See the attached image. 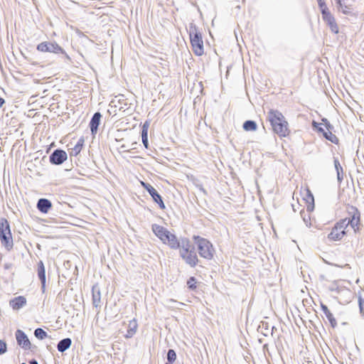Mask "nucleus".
Segmentation results:
<instances>
[{"mask_svg": "<svg viewBox=\"0 0 364 364\" xmlns=\"http://www.w3.org/2000/svg\"><path fill=\"white\" fill-rule=\"evenodd\" d=\"M6 343L0 340V355L4 353L6 351Z\"/></svg>", "mask_w": 364, "mask_h": 364, "instance_id": "7c9ffc66", "label": "nucleus"}, {"mask_svg": "<svg viewBox=\"0 0 364 364\" xmlns=\"http://www.w3.org/2000/svg\"><path fill=\"white\" fill-rule=\"evenodd\" d=\"M151 228L155 235L164 245L168 246L173 250H176L179 247L181 241H179L176 235L170 232L166 228L159 225L154 224L152 225Z\"/></svg>", "mask_w": 364, "mask_h": 364, "instance_id": "20e7f679", "label": "nucleus"}, {"mask_svg": "<svg viewBox=\"0 0 364 364\" xmlns=\"http://www.w3.org/2000/svg\"><path fill=\"white\" fill-rule=\"evenodd\" d=\"M257 128V124L254 121L248 120L243 124V129L247 131H255Z\"/></svg>", "mask_w": 364, "mask_h": 364, "instance_id": "5701e85b", "label": "nucleus"}, {"mask_svg": "<svg viewBox=\"0 0 364 364\" xmlns=\"http://www.w3.org/2000/svg\"><path fill=\"white\" fill-rule=\"evenodd\" d=\"M347 212L348 216L338 221L328 235V239L330 241L341 240L346 235L349 225L355 232L360 230V213L358 208L354 206H349L347 208Z\"/></svg>", "mask_w": 364, "mask_h": 364, "instance_id": "f257e3e1", "label": "nucleus"}, {"mask_svg": "<svg viewBox=\"0 0 364 364\" xmlns=\"http://www.w3.org/2000/svg\"><path fill=\"white\" fill-rule=\"evenodd\" d=\"M267 120L274 133L279 137H287L290 135L289 122L283 114L277 109H270L267 112Z\"/></svg>", "mask_w": 364, "mask_h": 364, "instance_id": "f03ea898", "label": "nucleus"}, {"mask_svg": "<svg viewBox=\"0 0 364 364\" xmlns=\"http://www.w3.org/2000/svg\"><path fill=\"white\" fill-rule=\"evenodd\" d=\"M336 4L338 5L339 7H342V1L341 0H336Z\"/></svg>", "mask_w": 364, "mask_h": 364, "instance_id": "f704fd0d", "label": "nucleus"}, {"mask_svg": "<svg viewBox=\"0 0 364 364\" xmlns=\"http://www.w3.org/2000/svg\"><path fill=\"white\" fill-rule=\"evenodd\" d=\"M26 304V299L23 296H18L9 301L11 307L14 310H18L25 306Z\"/></svg>", "mask_w": 364, "mask_h": 364, "instance_id": "2eb2a0df", "label": "nucleus"}, {"mask_svg": "<svg viewBox=\"0 0 364 364\" xmlns=\"http://www.w3.org/2000/svg\"><path fill=\"white\" fill-rule=\"evenodd\" d=\"M178 249L179 255L181 259L191 267H195L199 262V259L195 250L194 246L188 238H182Z\"/></svg>", "mask_w": 364, "mask_h": 364, "instance_id": "7ed1b4c3", "label": "nucleus"}, {"mask_svg": "<svg viewBox=\"0 0 364 364\" xmlns=\"http://www.w3.org/2000/svg\"><path fill=\"white\" fill-rule=\"evenodd\" d=\"M193 240L197 247V250L200 257L207 260L213 259L215 250L213 243L209 240L199 235H193Z\"/></svg>", "mask_w": 364, "mask_h": 364, "instance_id": "39448f33", "label": "nucleus"}, {"mask_svg": "<svg viewBox=\"0 0 364 364\" xmlns=\"http://www.w3.org/2000/svg\"><path fill=\"white\" fill-rule=\"evenodd\" d=\"M21 364H26V363H21Z\"/></svg>", "mask_w": 364, "mask_h": 364, "instance_id": "ea45409f", "label": "nucleus"}, {"mask_svg": "<svg viewBox=\"0 0 364 364\" xmlns=\"http://www.w3.org/2000/svg\"><path fill=\"white\" fill-rule=\"evenodd\" d=\"M187 286L190 290H196L198 287V282L194 277H191L187 281Z\"/></svg>", "mask_w": 364, "mask_h": 364, "instance_id": "a878e982", "label": "nucleus"}, {"mask_svg": "<svg viewBox=\"0 0 364 364\" xmlns=\"http://www.w3.org/2000/svg\"><path fill=\"white\" fill-rule=\"evenodd\" d=\"M85 140L82 137L78 139L73 147L69 148V154L70 156H77L82 151L84 146Z\"/></svg>", "mask_w": 364, "mask_h": 364, "instance_id": "dca6fc26", "label": "nucleus"}, {"mask_svg": "<svg viewBox=\"0 0 364 364\" xmlns=\"http://www.w3.org/2000/svg\"><path fill=\"white\" fill-rule=\"evenodd\" d=\"M52 204L50 200L41 198L38 201L37 208L43 213H47L50 209Z\"/></svg>", "mask_w": 364, "mask_h": 364, "instance_id": "f3484780", "label": "nucleus"}, {"mask_svg": "<svg viewBox=\"0 0 364 364\" xmlns=\"http://www.w3.org/2000/svg\"><path fill=\"white\" fill-rule=\"evenodd\" d=\"M318 6L321 9L322 17L325 16H328L331 14V12L328 11V7L325 3V1L318 4Z\"/></svg>", "mask_w": 364, "mask_h": 364, "instance_id": "cd10ccee", "label": "nucleus"}, {"mask_svg": "<svg viewBox=\"0 0 364 364\" xmlns=\"http://www.w3.org/2000/svg\"><path fill=\"white\" fill-rule=\"evenodd\" d=\"M140 184L149 192L154 202L159 205V208L161 210H164L166 208V205L161 198V196L158 193L157 191L152 186L142 181H140Z\"/></svg>", "mask_w": 364, "mask_h": 364, "instance_id": "9d476101", "label": "nucleus"}, {"mask_svg": "<svg viewBox=\"0 0 364 364\" xmlns=\"http://www.w3.org/2000/svg\"><path fill=\"white\" fill-rule=\"evenodd\" d=\"M335 165H336V168H338V166H340V164L338 161H335Z\"/></svg>", "mask_w": 364, "mask_h": 364, "instance_id": "c9c22d12", "label": "nucleus"}, {"mask_svg": "<svg viewBox=\"0 0 364 364\" xmlns=\"http://www.w3.org/2000/svg\"><path fill=\"white\" fill-rule=\"evenodd\" d=\"M302 199L305 203V208L308 213H311L314 210V198L308 187L303 188L301 191Z\"/></svg>", "mask_w": 364, "mask_h": 364, "instance_id": "9b49d317", "label": "nucleus"}, {"mask_svg": "<svg viewBox=\"0 0 364 364\" xmlns=\"http://www.w3.org/2000/svg\"><path fill=\"white\" fill-rule=\"evenodd\" d=\"M16 338L18 344L25 350H29L31 347V343L26 335V333L21 330H17L16 331Z\"/></svg>", "mask_w": 364, "mask_h": 364, "instance_id": "f8f14e48", "label": "nucleus"}, {"mask_svg": "<svg viewBox=\"0 0 364 364\" xmlns=\"http://www.w3.org/2000/svg\"><path fill=\"white\" fill-rule=\"evenodd\" d=\"M34 335L36 338L41 340H43L47 337V333L41 328H38L35 330Z\"/></svg>", "mask_w": 364, "mask_h": 364, "instance_id": "bb28decb", "label": "nucleus"}, {"mask_svg": "<svg viewBox=\"0 0 364 364\" xmlns=\"http://www.w3.org/2000/svg\"><path fill=\"white\" fill-rule=\"evenodd\" d=\"M38 276L41 282L42 287L45 288L46 286V269L42 261L38 264Z\"/></svg>", "mask_w": 364, "mask_h": 364, "instance_id": "aec40b11", "label": "nucleus"}, {"mask_svg": "<svg viewBox=\"0 0 364 364\" xmlns=\"http://www.w3.org/2000/svg\"><path fill=\"white\" fill-rule=\"evenodd\" d=\"M101 118V114L100 112H96L94 114L92 118L91 119L90 126L92 133H96L97 130V127L100 124Z\"/></svg>", "mask_w": 364, "mask_h": 364, "instance_id": "6ab92c4d", "label": "nucleus"}, {"mask_svg": "<svg viewBox=\"0 0 364 364\" xmlns=\"http://www.w3.org/2000/svg\"><path fill=\"white\" fill-rule=\"evenodd\" d=\"M323 18V20L328 24L329 26L331 31L334 33H338L339 28L338 26L336 21L335 18L333 16L330 14L328 16H325Z\"/></svg>", "mask_w": 364, "mask_h": 364, "instance_id": "4468645a", "label": "nucleus"}, {"mask_svg": "<svg viewBox=\"0 0 364 364\" xmlns=\"http://www.w3.org/2000/svg\"><path fill=\"white\" fill-rule=\"evenodd\" d=\"M166 364H172V363L169 362V363H167Z\"/></svg>", "mask_w": 364, "mask_h": 364, "instance_id": "58836bf2", "label": "nucleus"}, {"mask_svg": "<svg viewBox=\"0 0 364 364\" xmlns=\"http://www.w3.org/2000/svg\"><path fill=\"white\" fill-rule=\"evenodd\" d=\"M318 4L325 1V0H317Z\"/></svg>", "mask_w": 364, "mask_h": 364, "instance_id": "4c0bfd02", "label": "nucleus"}, {"mask_svg": "<svg viewBox=\"0 0 364 364\" xmlns=\"http://www.w3.org/2000/svg\"><path fill=\"white\" fill-rule=\"evenodd\" d=\"M67 154L63 150L57 149L50 156V161L54 164H61L67 160Z\"/></svg>", "mask_w": 364, "mask_h": 364, "instance_id": "ddd939ff", "label": "nucleus"}, {"mask_svg": "<svg viewBox=\"0 0 364 364\" xmlns=\"http://www.w3.org/2000/svg\"><path fill=\"white\" fill-rule=\"evenodd\" d=\"M148 128H149V124L147 123H145L143 125L142 131H141L142 142H143L144 146L146 149L148 148V146H149L148 136H147V135H148Z\"/></svg>", "mask_w": 364, "mask_h": 364, "instance_id": "4be33fe9", "label": "nucleus"}, {"mask_svg": "<svg viewBox=\"0 0 364 364\" xmlns=\"http://www.w3.org/2000/svg\"><path fill=\"white\" fill-rule=\"evenodd\" d=\"M4 103H5L4 99L2 97H0V107H1Z\"/></svg>", "mask_w": 364, "mask_h": 364, "instance_id": "72a5a7b5", "label": "nucleus"}, {"mask_svg": "<svg viewBox=\"0 0 364 364\" xmlns=\"http://www.w3.org/2000/svg\"><path fill=\"white\" fill-rule=\"evenodd\" d=\"M36 48L38 51L42 53L66 54L65 51L55 42H42L37 46Z\"/></svg>", "mask_w": 364, "mask_h": 364, "instance_id": "1a4fd4ad", "label": "nucleus"}, {"mask_svg": "<svg viewBox=\"0 0 364 364\" xmlns=\"http://www.w3.org/2000/svg\"><path fill=\"white\" fill-rule=\"evenodd\" d=\"M167 359H168V362H170V363H173V362H174L176 360V352L173 350L170 349L168 351Z\"/></svg>", "mask_w": 364, "mask_h": 364, "instance_id": "c756f323", "label": "nucleus"}, {"mask_svg": "<svg viewBox=\"0 0 364 364\" xmlns=\"http://www.w3.org/2000/svg\"><path fill=\"white\" fill-rule=\"evenodd\" d=\"M30 364H38V363L36 360H32V361L30 362Z\"/></svg>", "mask_w": 364, "mask_h": 364, "instance_id": "e433bc0d", "label": "nucleus"}, {"mask_svg": "<svg viewBox=\"0 0 364 364\" xmlns=\"http://www.w3.org/2000/svg\"><path fill=\"white\" fill-rule=\"evenodd\" d=\"M342 9V11L343 14H348L350 12V8L348 6H343L342 7H340Z\"/></svg>", "mask_w": 364, "mask_h": 364, "instance_id": "2f4dec72", "label": "nucleus"}, {"mask_svg": "<svg viewBox=\"0 0 364 364\" xmlns=\"http://www.w3.org/2000/svg\"><path fill=\"white\" fill-rule=\"evenodd\" d=\"M0 240L2 245L8 250L13 248L14 241L10 225L6 218L0 219Z\"/></svg>", "mask_w": 364, "mask_h": 364, "instance_id": "423d86ee", "label": "nucleus"}, {"mask_svg": "<svg viewBox=\"0 0 364 364\" xmlns=\"http://www.w3.org/2000/svg\"><path fill=\"white\" fill-rule=\"evenodd\" d=\"M300 213H301V215L302 216L303 220H304V223H306V225L307 226H311V213H308L306 212V208L302 209L301 210Z\"/></svg>", "mask_w": 364, "mask_h": 364, "instance_id": "b1692460", "label": "nucleus"}, {"mask_svg": "<svg viewBox=\"0 0 364 364\" xmlns=\"http://www.w3.org/2000/svg\"><path fill=\"white\" fill-rule=\"evenodd\" d=\"M92 301L96 306L100 302V291L99 289L95 290V287H92Z\"/></svg>", "mask_w": 364, "mask_h": 364, "instance_id": "393cba45", "label": "nucleus"}, {"mask_svg": "<svg viewBox=\"0 0 364 364\" xmlns=\"http://www.w3.org/2000/svg\"><path fill=\"white\" fill-rule=\"evenodd\" d=\"M363 300L362 299H359V306H360V311L363 312Z\"/></svg>", "mask_w": 364, "mask_h": 364, "instance_id": "473e14b6", "label": "nucleus"}, {"mask_svg": "<svg viewBox=\"0 0 364 364\" xmlns=\"http://www.w3.org/2000/svg\"><path fill=\"white\" fill-rule=\"evenodd\" d=\"M321 308L323 313L325 314L328 321L330 322L331 326L333 328H335L337 326V321L334 318L333 315L332 314V313L330 311L328 308L324 304H321Z\"/></svg>", "mask_w": 364, "mask_h": 364, "instance_id": "a211bd4d", "label": "nucleus"}, {"mask_svg": "<svg viewBox=\"0 0 364 364\" xmlns=\"http://www.w3.org/2000/svg\"><path fill=\"white\" fill-rule=\"evenodd\" d=\"M323 123L313 122V126L317 129L318 132L322 133L326 139L333 144H338L339 140L338 137L331 132L330 124L326 122V120H323Z\"/></svg>", "mask_w": 364, "mask_h": 364, "instance_id": "6e6552de", "label": "nucleus"}, {"mask_svg": "<svg viewBox=\"0 0 364 364\" xmlns=\"http://www.w3.org/2000/svg\"><path fill=\"white\" fill-rule=\"evenodd\" d=\"M129 326L130 327V329L127 331V334H128V336H132L136 332L137 324L135 321H132L129 322Z\"/></svg>", "mask_w": 364, "mask_h": 364, "instance_id": "c85d7f7f", "label": "nucleus"}, {"mask_svg": "<svg viewBox=\"0 0 364 364\" xmlns=\"http://www.w3.org/2000/svg\"><path fill=\"white\" fill-rule=\"evenodd\" d=\"M71 343L72 341L70 338H68L61 340L58 344V350L60 352L65 351V350L70 348Z\"/></svg>", "mask_w": 364, "mask_h": 364, "instance_id": "412c9836", "label": "nucleus"}, {"mask_svg": "<svg viewBox=\"0 0 364 364\" xmlns=\"http://www.w3.org/2000/svg\"><path fill=\"white\" fill-rule=\"evenodd\" d=\"M191 48L196 55L201 56L204 54V45L201 33L194 27L189 32Z\"/></svg>", "mask_w": 364, "mask_h": 364, "instance_id": "0eeeda50", "label": "nucleus"}]
</instances>
